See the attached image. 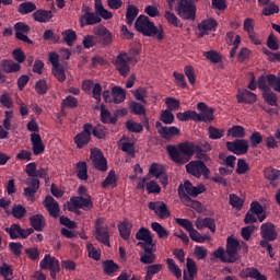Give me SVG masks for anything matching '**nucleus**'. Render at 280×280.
<instances>
[{
	"label": "nucleus",
	"instance_id": "423d86ee",
	"mask_svg": "<svg viewBox=\"0 0 280 280\" xmlns=\"http://www.w3.org/2000/svg\"><path fill=\"white\" fill-rule=\"evenodd\" d=\"M103 219H97L95 222V240L104 246L110 247V232H108V226H102Z\"/></svg>",
	"mask_w": 280,
	"mask_h": 280
},
{
	"label": "nucleus",
	"instance_id": "f704fd0d",
	"mask_svg": "<svg viewBox=\"0 0 280 280\" xmlns=\"http://www.w3.org/2000/svg\"><path fill=\"white\" fill-rule=\"evenodd\" d=\"M249 211L255 215H257L259 222H262L266 220V213H264V206H261L259 201H253L250 203Z\"/></svg>",
	"mask_w": 280,
	"mask_h": 280
},
{
	"label": "nucleus",
	"instance_id": "2f4dec72",
	"mask_svg": "<svg viewBox=\"0 0 280 280\" xmlns=\"http://www.w3.org/2000/svg\"><path fill=\"white\" fill-rule=\"evenodd\" d=\"M18 12L22 14V16L32 14V12H36V4L32 1L22 2L18 7Z\"/></svg>",
	"mask_w": 280,
	"mask_h": 280
},
{
	"label": "nucleus",
	"instance_id": "09e8293b",
	"mask_svg": "<svg viewBox=\"0 0 280 280\" xmlns=\"http://www.w3.org/2000/svg\"><path fill=\"white\" fill-rule=\"evenodd\" d=\"M151 229L155 233H158V237H160L161 240L170 237V233L167 232V230H165V228H163V225H161V223L159 222L151 223Z\"/></svg>",
	"mask_w": 280,
	"mask_h": 280
},
{
	"label": "nucleus",
	"instance_id": "69168bd1",
	"mask_svg": "<svg viewBox=\"0 0 280 280\" xmlns=\"http://www.w3.org/2000/svg\"><path fill=\"white\" fill-rule=\"evenodd\" d=\"M175 221H176V224L182 226V229H185V231H187L188 233H190L194 230V223H191L189 219L177 218L175 219Z\"/></svg>",
	"mask_w": 280,
	"mask_h": 280
},
{
	"label": "nucleus",
	"instance_id": "ea45409f",
	"mask_svg": "<svg viewBox=\"0 0 280 280\" xmlns=\"http://www.w3.org/2000/svg\"><path fill=\"white\" fill-rule=\"evenodd\" d=\"M164 19H166L168 25H172L173 27H183V22L172 11H165Z\"/></svg>",
	"mask_w": 280,
	"mask_h": 280
},
{
	"label": "nucleus",
	"instance_id": "4be33fe9",
	"mask_svg": "<svg viewBox=\"0 0 280 280\" xmlns=\"http://www.w3.org/2000/svg\"><path fill=\"white\" fill-rule=\"evenodd\" d=\"M236 100L238 104H255L257 102V94L246 89L238 90Z\"/></svg>",
	"mask_w": 280,
	"mask_h": 280
},
{
	"label": "nucleus",
	"instance_id": "338daca9",
	"mask_svg": "<svg viewBox=\"0 0 280 280\" xmlns=\"http://www.w3.org/2000/svg\"><path fill=\"white\" fill-rule=\"evenodd\" d=\"M149 174L155 178H161V176H163V166L159 165L158 163L151 164Z\"/></svg>",
	"mask_w": 280,
	"mask_h": 280
},
{
	"label": "nucleus",
	"instance_id": "c85d7f7f",
	"mask_svg": "<svg viewBox=\"0 0 280 280\" xmlns=\"http://www.w3.org/2000/svg\"><path fill=\"white\" fill-rule=\"evenodd\" d=\"M75 173L79 180H89V166L86 162L80 161L75 164Z\"/></svg>",
	"mask_w": 280,
	"mask_h": 280
},
{
	"label": "nucleus",
	"instance_id": "39448f33",
	"mask_svg": "<svg viewBox=\"0 0 280 280\" xmlns=\"http://www.w3.org/2000/svg\"><path fill=\"white\" fill-rule=\"evenodd\" d=\"M185 167L187 174H190V176H194L195 178H200L203 176V178L209 179V174H211V170H209L207 164H205L201 160L190 161Z\"/></svg>",
	"mask_w": 280,
	"mask_h": 280
},
{
	"label": "nucleus",
	"instance_id": "7c9ffc66",
	"mask_svg": "<svg viewBox=\"0 0 280 280\" xmlns=\"http://www.w3.org/2000/svg\"><path fill=\"white\" fill-rule=\"evenodd\" d=\"M0 67L2 68V71H4V73H16L21 71V65L12 60H2Z\"/></svg>",
	"mask_w": 280,
	"mask_h": 280
},
{
	"label": "nucleus",
	"instance_id": "603ef678",
	"mask_svg": "<svg viewBox=\"0 0 280 280\" xmlns=\"http://www.w3.org/2000/svg\"><path fill=\"white\" fill-rule=\"evenodd\" d=\"M25 213H27V209H25V207L22 205H15L11 209V214L16 220H22V218H25Z\"/></svg>",
	"mask_w": 280,
	"mask_h": 280
},
{
	"label": "nucleus",
	"instance_id": "79ce46f5",
	"mask_svg": "<svg viewBox=\"0 0 280 280\" xmlns=\"http://www.w3.org/2000/svg\"><path fill=\"white\" fill-rule=\"evenodd\" d=\"M61 35L68 47H73V43L78 40V34L73 30H66L61 33Z\"/></svg>",
	"mask_w": 280,
	"mask_h": 280
},
{
	"label": "nucleus",
	"instance_id": "ddd939ff",
	"mask_svg": "<svg viewBox=\"0 0 280 280\" xmlns=\"http://www.w3.org/2000/svg\"><path fill=\"white\" fill-rule=\"evenodd\" d=\"M91 130H93V125L88 122L83 125V131L74 137V143L79 150H82L91 141Z\"/></svg>",
	"mask_w": 280,
	"mask_h": 280
},
{
	"label": "nucleus",
	"instance_id": "9b49d317",
	"mask_svg": "<svg viewBox=\"0 0 280 280\" xmlns=\"http://www.w3.org/2000/svg\"><path fill=\"white\" fill-rule=\"evenodd\" d=\"M15 32V38L18 40H22V43H26L27 45H34V42L30 39L27 34H30V25L25 24V22H16L13 26Z\"/></svg>",
	"mask_w": 280,
	"mask_h": 280
},
{
	"label": "nucleus",
	"instance_id": "473e14b6",
	"mask_svg": "<svg viewBox=\"0 0 280 280\" xmlns=\"http://www.w3.org/2000/svg\"><path fill=\"white\" fill-rule=\"evenodd\" d=\"M112 96L114 100V104H121L126 101V90H124L121 86H114L112 89Z\"/></svg>",
	"mask_w": 280,
	"mask_h": 280
},
{
	"label": "nucleus",
	"instance_id": "bb28decb",
	"mask_svg": "<svg viewBox=\"0 0 280 280\" xmlns=\"http://www.w3.org/2000/svg\"><path fill=\"white\" fill-rule=\"evenodd\" d=\"M186 268L187 271H184V280H194V277L198 275V267L196 266V261L191 258H187Z\"/></svg>",
	"mask_w": 280,
	"mask_h": 280
},
{
	"label": "nucleus",
	"instance_id": "e2e57ef3",
	"mask_svg": "<svg viewBox=\"0 0 280 280\" xmlns=\"http://www.w3.org/2000/svg\"><path fill=\"white\" fill-rule=\"evenodd\" d=\"M264 16H272V14H279V5L275 3L266 4L262 10Z\"/></svg>",
	"mask_w": 280,
	"mask_h": 280
},
{
	"label": "nucleus",
	"instance_id": "0e129e2a",
	"mask_svg": "<svg viewBox=\"0 0 280 280\" xmlns=\"http://www.w3.org/2000/svg\"><path fill=\"white\" fill-rule=\"evenodd\" d=\"M129 108L133 115H145V107L141 103L131 102Z\"/></svg>",
	"mask_w": 280,
	"mask_h": 280
},
{
	"label": "nucleus",
	"instance_id": "a878e982",
	"mask_svg": "<svg viewBox=\"0 0 280 280\" xmlns=\"http://www.w3.org/2000/svg\"><path fill=\"white\" fill-rule=\"evenodd\" d=\"M136 240L144 242L148 246H154V240L152 238V232L148 228H140L136 233Z\"/></svg>",
	"mask_w": 280,
	"mask_h": 280
},
{
	"label": "nucleus",
	"instance_id": "1a4fd4ad",
	"mask_svg": "<svg viewBox=\"0 0 280 280\" xmlns=\"http://www.w3.org/2000/svg\"><path fill=\"white\" fill-rule=\"evenodd\" d=\"M72 205L74 209H83V211H91L93 209V199L91 195L71 197L68 206Z\"/></svg>",
	"mask_w": 280,
	"mask_h": 280
},
{
	"label": "nucleus",
	"instance_id": "2eb2a0df",
	"mask_svg": "<svg viewBox=\"0 0 280 280\" xmlns=\"http://www.w3.org/2000/svg\"><path fill=\"white\" fill-rule=\"evenodd\" d=\"M126 56H128V52H124V51L120 52L119 55H117L114 62L118 73H120L122 78H128L130 73V65H128V60H126Z\"/></svg>",
	"mask_w": 280,
	"mask_h": 280
},
{
	"label": "nucleus",
	"instance_id": "cd10ccee",
	"mask_svg": "<svg viewBox=\"0 0 280 280\" xmlns=\"http://www.w3.org/2000/svg\"><path fill=\"white\" fill-rule=\"evenodd\" d=\"M194 189V184L191 182L186 180L184 184H180L178 186V196L182 201L185 200V196H188V198H191V191Z\"/></svg>",
	"mask_w": 280,
	"mask_h": 280
},
{
	"label": "nucleus",
	"instance_id": "20e7f679",
	"mask_svg": "<svg viewBox=\"0 0 280 280\" xmlns=\"http://www.w3.org/2000/svg\"><path fill=\"white\" fill-rule=\"evenodd\" d=\"M175 12L182 21H196V12L198 8L191 0H177Z\"/></svg>",
	"mask_w": 280,
	"mask_h": 280
},
{
	"label": "nucleus",
	"instance_id": "aec40b11",
	"mask_svg": "<svg viewBox=\"0 0 280 280\" xmlns=\"http://www.w3.org/2000/svg\"><path fill=\"white\" fill-rule=\"evenodd\" d=\"M148 207L151 211H154V213L159 215L161 220H165V218H170L171 215L170 209H167V205L163 201H160V202L150 201L148 203Z\"/></svg>",
	"mask_w": 280,
	"mask_h": 280
},
{
	"label": "nucleus",
	"instance_id": "4d7b16f0",
	"mask_svg": "<svg viewBox=\"0 0 280 280\" xmlns=\"http://www.w3.org/2000/svg\"><path fill=\"white\" fill-rule=\"evenodd\" d=\"M126 129L129 132L140 133L143 132V125L133 120H127Z\"/></svg>",
	"mask_w": 280,
	"mask_h": 280
},
{
	"label": "nucleus",
	"instance_id": "6e6552de",
	"mask_svg": "<svg viewBox=\"0 0 280 280\" xmlns=\"http://www.w3.org/2000/svg\"><path fill=\"white\" fill-rule=\"evenodd\" d=\"M90 159L92 161V165L98 172H106L108 170V161L104 158V153H102L98 149H92Z\"/></svg>",
	"mask_w": 280,
	"mask_h": 280
},
{
	"label": "nucleus",
	"instance_id": "4c0bfd02",
	"mask_svg": "<svg viewBox=\"0 0 280 280\" xmlns=\"http://www.w3.org/2000/svg\"><path fill=\"white\" fill-rule=\"evenodd\" d=\"M137 16H139V8H137L133 4L127 5V12H126L127 25H132Z\"/></svg>",
	"mask_w": 280,
	"mask_h": 280
},
{
	"label": "nucleus",
	"instance_id": "49530a36",
	"mask_svg": "<svg viewBox=\"0 0 280 280\" xmlns=\"http://www.w3.org/2000/svg\"><path fill=\"white\" fill-rule=\"evenodd\" d=\"M185 200L182 201L185 207H190L195 211H202V203L198 200L191 199V197L184 195Z\"/></svg>",
	"mask_w": 280,
	"mask_h": 280
},
{
	"label": "nucleus",
	"instance_id": "a211bd4d",
	"mask_svg": "<svg viewBox=\"0 0 280 280\" xmlns=\"http://www.w3.org/2000/svg\"><path fill=\"white\" fill-rule=\"evenodd\" d=\"M237 248H240V242L233 237H228L226 241V255L228 264H235L237 261Z\"/></svg>",
	"mask_w": 280,
	"mask_h": 280
},
{
	"label": "nucleus",
	"instance_id": "f8f14e48",
	"mask_svg": "<svg viewBox=\"0 0 280 280\" xmlns=\"http://www.w3.org/2000/svg\"><path fill=\"white\" fill-rule=\"evenodd\" d=\"M226 148H228L229 152L236 154V156L246 154L248 152V140L235 139L233 142L228 141Z\"/></svg>",
	"mask_w": 280,
	"mask_h": 280
},
{
	"label": "nucleus",
	"instance_id": "864d4df0",
	"mask_svg": "<svg viewBox=\"0 0 280 280\" xmlns=\"http://www.w3.org/2000/svg\"><path fill=\"white\" fill-rule=\"evenodd\" d=\"M35 91L37 95H47V91H49V85H47V81L45 79H39L35 83Z\"/></svg>",
	"mask_w": 280,
	"mask_h": 280
},
{
	"label": "nucleus",
	"instance_id": "13d9d810",
	"mask_svg": "<svg viewBox=\"0 0 280 280\" xmlns=\"http://www.w3.org/2000/svg\"><path fill=\"white\" fill-rule=\"evenodd\" d=\"M121 152H125L128 154V156H131V159H135L137 151H135V143L132 142H122L120 147Z\"/></svg>",
	"mask_w": 280,
	"mask_h": 280
},
{
	"label": "nucleus",
	"instance_id": "774afa93",
	"mask_svg": "<svg viewBox=\"0 0 280 280\" xmlns=\"http://www.w3.org/2000/svg\"><path fill=\"white\" fill-rule=\"evenodd\" d=\"M268 84L273 88V91L280 93V79L275 74H268Z\"/></svg>",
	"mask_w": 280,
	"mask_h": 280
},
{
	"label": "nucleus",
	"instance_id": "58836bf2",
	"mask_svg": "<svg viewBox=\"0 0 280 280\" xmlns=\"http://www.w3.org/2000/svg\"><path fill=\"white\" fill-rule=\"evenodd\" d=\"M189 237L190 240H192V242H196L197 244H205V242H211V236L207 234L202 235L196 229L189 232Z\"/></svg>",
	"mask_w": 280,
	"mask_h": 280
},
{
	"label": "nucleus",
	"instance_id": "f03ea898",
	"mask_svg": "<svg viewBox=\"0 0 280 280\" xmlns=\"http://www.w3.org/2000/svg\"><path fill=\"white\" fill-rule=\"evenodd\" d=\"M135 27L137 32H140L143 36H150L151 38H158L163 40L165 38V31L163 26L158 27L154 22L150 21L148 15H139L136 20Z\"/></svg>",
	"mask_w": 280,
	"mask_h": 280
},
{
	"label": "nucleus",
	"instance_id": "dca6fc26",
	"mask_svg": "<svg viewBox=\"0 0 280 280\" xmlns=\"http://www.w3.org/2000/svg\"><path fill=\"white\" fill-rule=\"evenodd\" d=\"M25 185L28 187L24 188L23 196L25 198L34 199L38 189H40V180L36 177H27Z\"/></svg>",
	"mask_w": 280,
	"mask_h": 280
},
{
	"label": "nucleus",
	"instance_id": "c9c22d12",
	"mask_svg": "<svg viewBox=\"0 0 280 280\" xmlns=\"http://www.w3.org/2000/svg\"><path fill=\"white\" fill-rule=\"evenodd\" d=\"M179 121H198V114L196 110L188 109L184 113H177L176 115Z\"/></svg>",
	"mask_w": 280,
	"mask_h": 280
},
{
	"label": "nucleus",
	"instance_id": "37998d69",
	"mask_svg": "<svg viewBox=\"0 0 280 280\" xmlns=\"http://www.w3.org/2000/svg\"><path fill=\"white\" fill-rule=\"evenodd\" d=\"M166 265H167L170 272H172V275H174V277H176V279H180V277H183V270H180V267H178V265H176V261H174V259L167 258Z\"/></svg>",
	"mask_w": 280,
	"mask_h": 280
},
{
	"label": "nucleus",
	"instance_id": "412c9836",
	"mask_svg": "<svg viewBox=\"0 0 280 280\" xmlns=\"http://www.w3.org/2000/svg\"><path fill=\"white\" fill-rule=\"evenodd\" d=\"M79 23L81 27H86L88 25H97V23H102V18L97 15V13L86 11L80 16Z\"/></svg>",
	"mask_w": 280,
	"mask_h": 280
},
{
	"label": "nucleus",
	"instance_id": "c03bdc74",
	"mask_svg": "<svg viewBox=\"0 0 280 280\" xmlns=\"http://www.w3.org/2000/svg\"><path fill=\"white\" fill-rule=\"evenodd\" d=\"M91 130L93 137H96V139H106V135H108V129L104 125L92 126Z\"/></svg>",
	"mask_w": 280,
	"mask_h": 280
},
{
	"label": "nucleus",
	"instance_id": "6e6d98bb",
	"mask_svg": "<svg viewBox=\"0 0 280 280\" xmlns=\"http://www.w3.org/2000/svg\"><path fill=\"white\" fill-rule=\"evenodd\" d=\"M174 119H175L174 114L170 112V109H164L161 112L160 121H162V124L170 126L174 124Z\"/></svg>",
	"mask_w": 280,
	"mask_h": 280
},
{
	"label": "nucleus",
	"instance_id": "a18cd8bd",
	"mask_svg": "<svg viewBox=\"0 0 280 280\" xmlns=\"http://www.w3.org/2000/svg\"><path fill=\"white\" fill-rule=\"evenodd\" d=\"M115 187L117 185V174L115 171H109L106 178L102 182V188L106 189V187Z\"/></svg>",
	"mask_w": 280,
	"mask_h": 280
},
{
	"label": "nucleus",
	"instance_id": "8fccbe9b",
	"mask_svg": "<svg viewBox=\"0 0 280 280\" xmlns=\"http://www.w3.org/2000/svg\"><path fill=\"white\" fill-rule=\"evenodd\" d=\"M44 40H48L51 45L60 42V34H55L54 30H46L43 35Z\"/></svg>",
	"mask_w": 280,
	"mask_h": 280
},
{
	"label": "nucleus",
	"instance_id": "7ed1b4c3",
	"mask_svg": "<svg viewBox=\"0 0 280 280\" xmlns=\"http://www.w3.org/2000/svg\"><path fill=\"white\" fill-rule=\"evenodd\" d=\"M260 236L262 238L259 243L261 248H267L270 257H272V245L270 244V242H275L277 241V237H279L277 226H275V224L270 222L262 223L260 225Z\"/></svg>",
	"mask_w": 280,
	"mask_h": 280
},
{
	"label": "nucleus",
	"instance_id": "bf43d9fd",
	"mask_svg": "<svg viewBox=\"0 0 280 280\" xmlns=\"http://www.w3.org/2000/svg\"><path fill=\"white\" fill-rule=\"evenodd\" d=\"M208 135H209V139L218 140V139H222V137H224V131H223V129H218L213 126H210V127H208Z\"/></svg>",
	"mask_w": 280,
	"mask_h": 280
},
{
	"label": "nucleus",
	"instance_id": "5701e85b",
	"mask_svg": "<svg viewBox=\"0 0 280 280\" xmlns=\"http://www.w3.org/2000/svg\"><path fill=\"white\" fill-rule=\"evenodd\" d=\"M240 277L242 279L268 280V278L265 275H261L259 269L255 267H247L243 269Z\"/></svg>",
	"mask_w": 280,
	"mask_h": 280
},
{
	"label": "nucleus",
	"instance_id": "f257e3e1",
	"mask_svg": "<svg viewBox=\"0 0 280 280\" xmlns=\"http://www.w3.org/2000/svg\"><path fill=\"white\" fill-rule=\"evenodd\" d=\"M166 152L174 163H178L179 165H185V163L189 162V159L194 156V154H198V152H202L200 147L194 144V142H182L177 145L168 144L166 147Z\"/></svg>",
	"mask_w": 280,
	"mask_h": 280
},
{
	"label": "nucleus",
	"instance_id": "de8ad7c7",
	"mask_svg": "<svg viewBox=\"0 0 280 280\" xmlns=\"http://www.w3.org/2000/svg\"><path fill=\"white\" fill-rule=\"evenodd\" d=\"M203 56H205L206 60L211 61L212 65H218V63L222 62V55H220L215 50L206 51V52H203Z\"/></svg>",
	"mask_w": 280,
	"mask_h": 280
},
{
	"label": "nucleus",
	"instance_id": "5fc2aeb1",
	"mask_svg": "<svg viewBox=\"0 0 280 280\" xmlns=\"http://www.w3.org/2000/svg\"><path fill=\"white\" fill-rule=\"evenodd\" d=\"M262 97L269 106H277V94L271 89L262 92Z\"/></svg>",
	"mask_w": 280,
	"mask_h": 280
},
{
	"label": "nucleus",
	"instance_id": "6ab92c4d",
	"mask_svg": "<svg viewBox=\"0 0 280 280\" xmlns=\"http://www.w3.org/2000/svg\"><path fill=\"white\" fill-rule=\"evenodd\" d=\"M43 205L51 218H60V205L51 197V195L45 197Z\"/></svg>",
	"mask_w": 280,
	"mask_h": 280
},
{
	"label": "nucleus",
	"instance_id": "e433bc0d",
	"mask_svg": "<svg viewBox=\"0 0 280 280\" xmlns=\"http://www.w3.org/2000/svg\"><path fill=\"white\" fill-rule=\"evenodd\" d=\"M228 135L233 139H244L246 137V129L243 126L235 125L228 130Z\"/></svg>",
	"mask_w": 280,
	"mask_h": 280
},
{
	"label": "nucleus",
	"instance_id": "f3484780",
	"mask_svg": "<svg viewBox=\"0 0 280 280\" xmlns=\"http://www.w3.org/2000/svg\"><path fill=\"white\" fill-rule=\"evenodd\" d=\"M197 109H199L200 114H198V121H203V122H211L214 119L213 114L215 113V109L213 107H208L207 103H198L197 104Z\"/></svg>",
	"mask_w": 280,
	"mask_h": 280
},
{
	"label": "nucleus",
	"instance_id": "3c124183",
	"mask_svg": "<svg viewBox=\"0 0 280 280\" xmlns=\"http://www.w3.org/2000/svg\"><path fill=\"white\" fill-rule=\"evenodd\" d=\"M118 231H119V235L120 237H122V240H130V223H128L127 221L121 222L118 225Z\"/></svg>",
	"mask_w": 280,
	"mask_h": 280
},
{
	"label": "nucleus",
	"instance_id": "052dcab7",
	"mask_svg": "<svg viewBox=\"0 0 280 280\" xmlns=\"http://www.w3.org/2000/svg\"><path fill=\"white\" fill-rule=\"evenodd\" d=\"M249 141H250L252 148H257L260 143L264 142V136H261V132L259 131H254L249 137Z\"/></svg>",
	"mask_w": 280,
	"mask_h": 280
},
{
	"label": "nucleus",
	"instance_id": "4468645a",
	"mask_svg": "<svg viewBox=\"0 0 280 280\" xmlns=\"http://www.w3.org/2000/svg\"><path fill=\"white\" fill-rule=\"evenodd\" d=\"M155 128L162 139L170 140L173 137H178L180 135V129L176 126L165 127L161 121L155 122Z\"/></svg>",
	"mask_w": 280,
	"mask_h": 280
},
{
	"label": "nucleus",
	"instance_id": "72a5a7b5",
	"mask_svg": "<svg viewBox=\"0 0 280 280\" xmlns=\"http://www.w3.org/2000/svg\"><path fill=\"white\" fill-rule=\"evenodd\" d=\"M5 233L10 235L11 240H20V237L23 240V229L16 223L5 228Z\"/></svg>",
	"mask_w": 280,
	"mask_h": 280
},
{
	"label": "nucleus",
	"instance_id": "393cba45",
	"mask_svg": "<svg viewBox=\"0 0 280 280\" xmlns=\"http://www.w3.org/2000/svg\"><path fill=\"white\" fill-rule=\"evenodd\" d=\"M32 16L37 23H49L54 19V12L51 10L39 9L36 10Z\"/></svg>",
	"mask_w": 280,
	"mask_h": 280
},
{
	"label": "nucleus",
	"instance_id": "9d476101",
	"mask_svg": "<svg viewBox=\"0 0 280 280\" xmlns=\"http://www.w3.org/2000/svg\"><path fill=\"white\" fill-rule=\"evenodd\" d=\"M93 34L98 38L101 45L103 47H108V45H113V33L106 28L104 25H98L93 28Z\"/></svg>",
	"mask_w": 280,
	"mask_h": 280
},
{
	"label": "nucleus",
	"instance_id": "c756f323",
	"mask_svg": "<svg viewBox=\"0 0 280 280\" xmlns=\"http://www.w3.org/2000/svg\"><path fill=\"white\" fill-rule=\"evenodd\" d=\"M30 224L34 231L40 232L45 229V217L43 214H35L30 218Z\"/></svg>",
	"mask_w": 280,
	"mask_h": 280
},
{
	"label": "nucleus",
	"instance_id": "0eeeda50",
	"mask_svg": "<svg viewBox=\"0 0 280 280\" xmlns=\"http://www.w3.org/2000/svg\"><path fill=\"white\" fill-rule=\"evenodd\" d=\"M218 30V21L213 18L205 19L197 25V36L198 38H205L209 36L210 32H215Z\"/></svg>",
	"mask_w": 280,
	"mask_h": 280
},
{
	"label": "nucleus",
	"instance_id": "b1692460",
	"mask_svg": "<svg viewBox=\"0 0 280 280\" xmlns=\"http://www.w3.org/2000/svg\"><path fill=\"white\" fill-rule=\"evenodd\" d=\"M31 143L33 145V154L40 156L45 152V144L39 133H31Z\"/></svg>",
	"mask_w": 280,
	"mask_h": 280
},
{
	"label": "nucleus",
	"instance_id": "680f3d73",
	"mask_svg": "<svg viewBox=\"0 0 280 280\" xmlns=\"http://www.w3.org/2000/svg\"><path fill=\"white\" fill-rule=\"evenodd\" d=\"M230 205L234 207V209H242L244 207V199L240 198V196L235 194L230 195Z\"/></svg>",
	"mask_w": 280,
	"mask_h": 280
},
{
	"label": "nucleus",
	"instance_id": "a19ab883",
	"mask_svg": "<svg viewBox=\"0 0 280 280\" xmlns=\"http://www.w3.org/2000/svg\"><path fill=\"white\" fill-rule=\"evenodd\" d=\"M119 265L115 262L114 260H105L103 262V272L110 277V275H115V272H118Z\"/></svg>",
	"mask_w": 280,
	"mask_h": 280
}]
</instances>
